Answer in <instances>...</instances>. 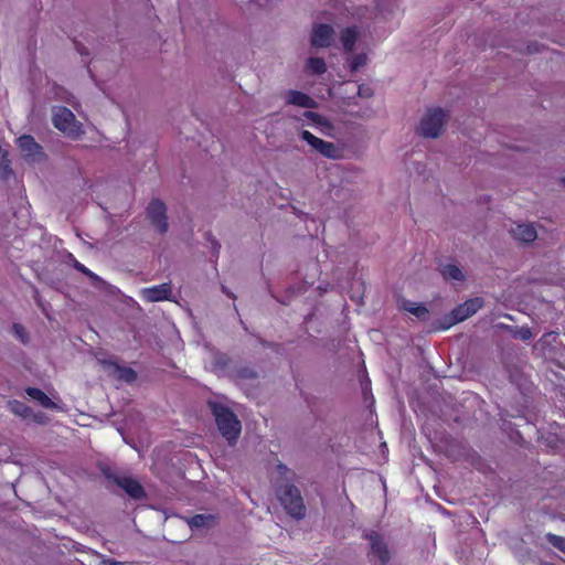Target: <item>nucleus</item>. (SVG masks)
Masks as SVG:
<instances>
[{"mask_svg": "<svg viewBox=\"0 0 565 565\" xmlns=\"http://www.w3.org/2000/svg\"><path fill=\"white\" fill-rule=\"evenodd\" d=\"M18 146L22 151H26L28 154H32L35 149V139L31 135H23L18 138Z\"/></svg>", "mask_w": 565, "mask_h": 565, "instance_id": "obj_21", "label": "nucleus"}, {"mask_svg": "<svg viewBox=\"0 0 565 565\" xmlns=\"http://www.w3.org/2000/svg\"><path fill=\"white\" fill-rule=\"evenodd\" d=\"M36 420H38V423L42 422V419L39 416L36 417Z\"/></svg>", "mask_w": 565, "mask_h": 565, "instance_id": "obj_34", "label": "nucleus"}, {"mask_svg": "<svg viewBox=\"0 0 565 565\" xmlns=\"http://www.w3.org/2000/svg\"><path fill=\"white\" fill-rule=\"evenodd\" d=\"M104 565H128L127 563H124V562H117V561H113V559H106L103 562Z\"/></svg>", "mask_w": 565, "mask_h": 565, "instance_id": "obj_30", "label": "nucleus"}, {"mask_svg": "<svg viewBox=\"0 0 565 565\" xmlns=\"http://www.w3.org/2000/svg\"><path fill=\"white\" fill-rule=\"evenodd\" d=\"M399 307H401V309H403L404 311L415 316L419 320L425 321L429 317L428 309L424 305H422V303L414 302V301H411V300H403L401 302Z\"/></svg>", "mask_w": 565, "mask_h": 565, "instance_id": "obj_16", "label": "nucleus"}, {"mask_svg": "<svg viewBox=\"0 0 565 565\" xmlns=\"http://www.w3.org/2000/svg\"><path fill=\"white\" fill-rule=\"evenodd\" d=\"M38 405L47 408V409H56L61 411L58 401H54L51 397L46 396L43 392L38 390Z\"/></svg>", "mask_w": 565, "mask_h": 565, "instance_id": "obj_20", "label": "nucleus"}, {"mask_svg": "<svg viewBox=\"0 0 565 565\" xmlns=\"http://www.w3.org/2000/svg\"><path fill=\"white\" fill-rule=\"evenodd\" d=\"M510 232L515 239L522 243H532L537 238L536 228L529 223L516 224Z\"/></svg>", "mask_w": 565, "mask_h": 565, "instance_id": "obj_14", "label": "nucleus"}, {"mask_svg": "<svg viewBox=\"0 0 565 565\" xmlns=\"http://www.w3.org/2000/svg\"><path fill=\"white\" fill-rule=\"evenodd\" d=\"M12 329L18 340H20L22 343L28 341V333L23 326L14 323Z\"/></svg>", "mask_w": 565, "mask_h": 565, "instance_id": "obj_26", "label": "nucleus"}, {"mask_svg": "<svg viewBox=\"0 0 565 565\" xmlns=\"http://www.w3.org/2000/svg\"><path fill=\"white\" fill-rule=\"evenodd\" d=\"M8 407L13 414L20 416L23 419H26L32 415V409L23 402L17 399L9 401Z\"/></svg>", "mask_w": 565, "mask_h": 565, "instance_id": "obj_19", "label": "nucleus"}, {"mask_svg": "<svg viewBox=\"0 0 565 565\" xmlns=\"http://www.w3.org/2000/svg\"><path fill=\"white\" fill-rule=\"evenodd\" d=\"M278 498L285 510L294 518L303 515L305 507L299 490L292 484L280 488Z\"/></svg>", "mask_w": 565, "mask_h": 565, "instance_id": "obj_4", "label": "nucleus"}, {"mask_svg": "<svg viewBox=\"0 0 565 565\" xmlns=\"http://www.w3.org/2000/svg\"><path fill=\"white\" fill-rule=\"evenodd\" d=\"M335 41V30L328 23H313L309 42L316 49H328Z\"/></svg>", "mask_w": 565, "mask_h": 565, "instance_id": "obj_6", "label": "nucleus"}, {"mask_svg": "<svg viewBox=\"0 0 565 565\" xmlns=\"http://www.w3.org/2000/svg\"><path fill=\"white\" fill-rule=\"evenodd\" d=\"M188 523L191 527H206L213 523V516L196 514V515L190 518Z\"/></svg>", "mask_w": 565, "mask_h": 565, "instance_id": "obj_22", "label": "nucleus"}, {"mask_svg": "<svg viewBox=\"0 0 565 565\" xmlns=\"http://www.w3.org/2000/svg\"><path fill=\"white\" fill-rule=\"evenodd\" d=\"M115 369L116 375L119 379H124L127 382L134 381L136 379V373L131 369L118 367L114 364H109Z\"/></svg>", "mask_w": 565, "mask_h": 565, "instance_id": "obj_24", "label": "nucleus"}, {"mask_svg": "<svg viewBox=\"0 0 565 565\" xmlns=\"http://www.w3.org/2000/svg\"><path fill=\"white\" fill-rule=\"evenodd\" d=\"M140 298L147 302H157L163 300H171L172 288L168 282L142 288L139 291Z\"/></svg>", "mask_w": 565, "mask_h": 565, "instance_id": "obj_9", "label": "nucleus"}, {"mask_svg": "<svg viewBox=\"0 0 565 565\" xmlns=\"http://www.w3.org/2000/svg\"><path fill=\"white\" fill-rule=\"evenodd\" d=\"M529 337H530V332H529V331H526V332H524V333L522 334V338H523V339H527Z\"/></svg>", "mask_w": 565, "mask_h": 565, "instance_id": "obj_33", "label": "nucleus"}, {"mask_svg": "<svg viewBox=\"0 0 565 565\" xmlns=\"http://www.w3.org/2000/svg\"><path fill=\"white\" fill-rule=\"evenodd\" d=\"M114 482L134 499H142L145 491L141 484L130 477H114Z\"/></svg>", "mask_w": 565, "mask_h": 565, "instance_id": "obj_13", "label": "nucleus"}, {"mask_svg": "<svg viewBox=\"0 0 565 565\" xmlns=\"http://www.w3.org/2000/svg\"><path fill=\"white\" fill-rule=\"evenodd\" d=\"M360 35V28L355 25L344 28L340 33V41L343 46V50L348 53H353L355 43Z\"/></svg>", "mask_w": 565, "mask_h": 565, "instance_id": "obj_15", "label": "nucleus"}, {"mask_svg": "<svg viewBox=\"0 0 565 565\" xmlns=\"http://www.w3.org/2000/svg\"><path fill=\"white\" fill-rule=\"evenodd\" d=\"M303 117L309 120L308 125L316 127V129L327 136V137H333L334 136V126L333 124L326 118L324 116L307 110L303 113Z\"/></svg>", "mask_w": 565, "mask_h": 565, "instance_id": "obj_11", "label": "nucleus"}, {"mask_svg": "<svg viewBox=\"0 0 565 565\" xmlns=\"http://www.w3.org/2000/svg\"><path fill=\"white\" fill-rule=\"evenodd\" d=\"M75 268L79 271L84 273L85 275L89 276L90 278H97L88 268H86L84 265L79 264L78 262H75Z\"/></svg>", "mask_w": 565, "mask_h": 565, "instance_id": "obj_28", "label": "nucleus"}, {"mask_svg": "<svg viewBox=\"0 0 565 565\" xmlns=\"http://www.w3.org/2000/svg\"><path fill=\"white\" fill-rule=\"evenodd\" d=\"M25 393L33 399H35V386H29L25 390Z\"/></svg>", "mask_w": 565, "mask_h": 565, "instance_id": "obj_29", "label": "nucleus"}, {"mask_svg": "<svg viewBox=\"0 0 565 565\" xmlns=\"http://www.w3.org/2000/svg\"><path fill=\"white\" fill-rule=\"evenodd\" d=\"M51 119L53 126L67 139L79 141L86 134L85 125L76 118L74 113L64 107L52 108Z\"/></svg>", "mask_w": 565, "mask_h": 565, "instance_id": "obj_1", "label": "nucleus"}, {"mask_svg": "<svg viewBox=\"0 0 565 565\" xmlns=\"http://www.w3.org/2000/svg\"><path fill=\"white\" fill-rule=\"evenodd\" d=\"M166 212V205L159 200L152 201L147 209L148 218L159 233H164L168 230Z\"/></svg>", "mask_w": 565, "mask_h": 565, "instance_id": "obj_8", "label": "nucleus"}, {"mask_svg": "<svg viewBox=\"0 0 565 565\" xmlns=\"http://www.w3.org/2000/svg\"><path fill=\"white\" fill-rule=\"evenodd\" d=\"M440 274L446 280L463 281L465 275L460 267L455 264H446L440 267Z\"/></svg>", "mask_w": 565, "mask_h": 565, "instance_id": "obj_18", "label": "nucleus"}, {"mask_svg": "<svg viewBox=\"0 0 565 565\" xmlns=\"http://www.w3.org/2000/svg\"><path fill=\"white\" fill-rule=\"evenodd\" d=\"M300 138L306 141L313 150L319 152L326 158L337 159L340 156L338 147L329 141H324L308 130H299Z\"/></svg>", "mask_w": 565, "mask_h": 565, "instance_id": "obj_7", "label": "nucleus"}, {"mask_svg": "<svg viewBox=\"0 0 565 565\" xmlns=\"http://www.w3.org/2000/svg\"><path fill=\"white\" fill-rule=\"evenodd\" d=\"M36 156H38V163L41 161L42 158H44V153L40 151V149L38 148V152H36Z\"/></svg>", "mask_w": 565, "mask_h": 565, "instance_id": "obj_32", "label": "nucleus"}, {"mask_svg": "<svg viewBox=\"0 0 565 565\" xmlns=\"http://www.w3.org/2000/svg\"><path fill=\"white\" fill-rule=\"evenodd\" d=\"M348 61L350 63V68L355 72L366 65L367 55L365 53L353 54Z\"/></svg>", "mask_w": 565, "mask_h": 565, "instance_id": "obj_23", "label": "nucleus"}, {"mask_svg": "<svg viewBox=\"0 0 565 565\" xmlns=\"http://www.w3.org/2000/svg\"><path fill=\"white\" fill-rule=\"evenodd\" d=\"M282 98L286 105H292L306 109H312L318 106L317 102L311 96L296 89L286 90L282 94Z\"/></svg>", "mask_w": 565, "mask_h": 565, "instance_id": "obj_10", "label": "nucleus"}, {"mask_svg": "<svg viewBox=\"0 0 565 565\" xmlns=\"http://www.w3.org/2000/svg\"><path fill=\"white\" fill-rule=\"evenodd\" d=\"M238 3L241 4H252L254 3L255 6L259 7V8H266L270 4V0H236Z\"/></svg>", "mask_w": 565, "mask_h": 565, "instance_id": "obj_27", "label": "nucleus"}, {"mask_svg": "<svg viewBox=\"0 0 565 565\" xmlns=\"http://www.w3.org/2000/svg\"><path fill=\"white\" fill-rule=\"evenodd\" d=\"M278 470H279V472H280L281 475H285V473H287V472H288V469H287L285 466H282V465H279V466H278Z\"/></svg>", "mask_w": 565, "mask_h": 565, "instance_id": "obj_31", "label": "nucleus"}, {"mask_svg": "<svg viewBox=\"0 0 565 565\" xmlns=\"http://www.w3.org/2000/svg\"><path fill=\"white\" fill-rule=\"evenodd\" d=\"M481 298L469 299L462 305L455 308L451 313L446 317V323L441 326V329L447 330L451 326L461 322L472 315H475L482 307Z\"/></svg>", "mask_w": 565, "mask_h": 565, "instance_id": "obj_5", "label": "nucleus"}, {"mask_svg": "<svg viewBox=\"0 0 565 565\" xmlns=\"http://www.w3.org/2000/svg\"><path fill=\"white\" fill-rule=\"evenodd\" d=\"M305 71L311 75H322L327 72L324 58L319 56H310L305 62Z\"/></svg>", "mask_w": 565, "mask_h": 565, "instance_id": "obj_17", "label": "nucleus"}, {"mask_svg": "<svg viewBox=\"0 0 565 565\" xmlns=\"http://www.w3.org/2000/svg\"><path fill=\"white\" fill-rule=\"evenodd\" d=\"M547 540L553 546L565 553V537L548 534Z\"/></svg>", "mask_w": 565, "mask_h": 565, "instance_id": "obj_25", "label": "nucleus"}, {"mask_svg": "<svg viewBox=\"0 0 565 565\" xmlns=\"http://www.w3.org/2000/svg\"><path fill=\"white\" fill-rule=\"evenodd\" d=\"M449 115L440 107H430L423 115L417 132L424 138L436 139L445 131Z\"/></svg>", "mask_w": 565, "mask_h": 565, "instance_id": "obj_2", "label": "nucleus"}, {"mask_svg": "<svg viewBox=\"0 0 565 565\" xmlns=\"http://www.w3.org/2000/svg\"><path fill=\"white\" fill-rule=\"evenodd\" d=\"M371 543V558L377 559L381 564L386 563L390 559V551L383 539L375 533L369 536Z\"/></svg>", "mask_w": 565, "mask_h": 565, "instance_id": "obj_12", "label": "nucleus"}, {"mask_svg": "<svg viewBox=\"0 0 565 565\" xmlns=\"http://www.w3.org/2000/svg\"><path fill=\"white\" fill-rule=\"evenodd\" d=\"M210 407L222 436L226 438L228 443L235 441L241 434L242 426L234 413L217 403H210Z\"/></svg>", "mask_w": 565, "mask_h": 565, "instance_id": "obj_3", "label": "nucleus"}]
</instances>
